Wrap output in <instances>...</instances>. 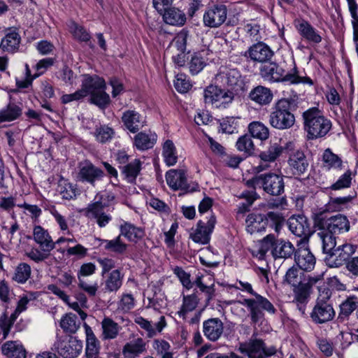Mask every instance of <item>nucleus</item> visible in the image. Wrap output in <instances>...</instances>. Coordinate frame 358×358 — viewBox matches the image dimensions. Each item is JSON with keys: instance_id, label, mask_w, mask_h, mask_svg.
<instances>
[{"instance_id": "obj_1", "label": "nucleus", "mask_w": 358, "mask_h": 358, "mask_svg": "<svg viewBox=\"0 0 358 358\" xmlns=\"http://www.w3.org/2000/svg\"><path fill=\"white\" fill-rule=\"evenodd\" d=\"M315 227L320 231L317 233L322 241V251L330 252L336 245V235L348 232L350 224L347 216L338 214L329 217L320 213L314 216Z\"/></svg>"}, {"instance_id": "obj_2", "label": "nucleus", "mask_w": 358, "mask_h": 358, "mask_svg": "<svg viewBox=\"0 0 358 358\" xmlns=\"http://www.w3.org/2000/svg\"><path fill=\"white\" fill-rule=\"evenodd\" d=\"M281 172L277 173L273 171H268L263 173H257L245 182V185L249 188H258L270 196L278 197V199L270 203L273 207L284 208L287 204L285 192V178Z\"/></svg>"}, {"instance_id": "obj_3", "label": "nucleus", "mask_w": 358, "mask_h": 358, "mask_svg": "<svg viewBox=\"0 0 358 358\" xmlns=\"http://www.w3.org/2000/svg\"><path fill=\"white\" fill-rule=\"evenodd\" d=\"M285 223L283 213L279 211L254 210L245 218V231L250 234L266 231L267 227L279 234Z\"/></svg>"}, {"instance_id": "obj_4", "label": "nucleus", "mask_w": 358, "mask_h": 358, "mask_svg": "<svg viewBox=\"0 0 358 358\" xmlns=\"http://www.w3.org/2000/svg\"><path fill=\"white\" fill-rule=\"evenodd\" d=\"M241 289L250 294L254 299H244L241 303L245 306L249 311L248 316L250 318L251 323L253 324H262L265 320L264 311L270 314H275L276 308L272 303L266 297L257 294L252 289V285L248 282H238Z\"/></svg>"}, {"instance_id": "obj_5", "label": "nucleus", "mask_w": 358, "mask_h": 358, "mask_svg": "<svg viewBox=\"0 0 358 358\" xmlns=\"http://www.w3.org/2000/svg\"><path fill=\"white\" fill-rule=\"evenodd\" d=\"M298 101L292 97L278 99L273 105L269 115V123L275 129L284 130L295 123L294 113L297 110Z\"/></svg>"}, {"instance_id": "obj_6", "label": "nucleus", "mask_w": 358, "mask_h": 358, "mask_svg": "<svg viewBox=\"0 0 358 358\" xmlns=\"http://www.w3.org/2000/svg\"><path fill=\"white\" fill-rule=\"evenodd\" d=\"M302 117L308 140L324 138L331 129V121L317 107H312L305 110Z\"/></svg>"}, {"instance_id": "obj_7", "label": "nucleus", "mask_w": 358, "mask_h": 358, "mask_svg": "<svg viewBox=\"0 0 358 358\" xmlns=\"http://www.w3.org/2000/svg\"><path fill=\"white\" fill-rule=\"evenodd\" d=\"M268 251L275 259H288L294 255L296 249L289 241L277 238L274 234H270L261 241L258 253L264 257Z\"/></svg>"}, {"instance_id": "obj_8", "label": "nucleus", "mask_w": 358, "mask_h": 358, "mask_svg": "<svg viewBox=\"0 0 358 358\" xmlns=\"http://www.w3.org/2000/svg\"><path fill=\"white\" fill-rule=\"evenodd\" d=\"M228 8L222 2L209 4L203 15V26L210 29L220 27L227 19Z\"/></svg>"}, {"instance_id": "obj_9", "label": "nucleus", "mask_w": 358, "mask_h": 358, "mask_svg": "<svg viewBox=\"0 0 358 358\" xmlns=\"http://www.w3.org/2000/svg\"><path fill=\"white\" fill-rule=\"evenodd\" d=\"M358 248V245L345 243L338 248H333L330 252L322 251L326 254L324 262L330 268H338L352 258Z\"/></svg>"}, {"instance_id": "obj_10", "label": "nucleus", "mask_w": 358, "mask_h": 358, "mask_svg": "<svg viewBox=\"0 0 358 358\" xmlns=\"http://www.w3.org/2000/svg\"><path fill=\"white\" fill-rule=\"evenodd\" d=\"M105 176L104 171L96 166L90 160L85 159L78 164L77 181L87 183L93 187Z\"/></svg>"}, {"instance_id": "obj_11", "label": "nucleus", "mask_w": 358, "mask_h": 358, "mask_svg": "<svg viewBox=\"0 0 358 358\" xmlns=\"http://www.w3.org/2000/svg\"><path fill=\"white\" fill-rule=\"evenodd\" d=\"M203 99L206 103L225 108L233 101L234 94L229 90H222L216 85H210L203 90Z\"/></svg>"}, {"instance_id": "obj_12", "label": "nucleus", "mask_w": 358, "mask_h": 358, "mask_svg": "<svg viewBox=\"0 0 358 358\" xmlns=\"http://www.w3.org/2000/svg\"><path fill=\"white\" fill-rule=\"evenodd\" d=\"M166 180L169 187L173 190H182L183 194L199 191L197 183L189 184L186 173L182 169H171L166 173Z\"/></svg>"}, {"instance_id": "obj_13", "label": "nucleus", "mask_w": 358, "mask_h": 358, "mask_svg": "<svg viewBox=\"0 0 358 358\" xmlns=\"http://www.w3.org/2000/svg\"><path fill=\"white\" fill-rule=\"evenodd\" d=\"M239 350L249 358H257L261 356L271 357L276 354V348L273 345L266 347L263 340L250 339L248 342L241 343Z\"/></svg>"}, {"instance_id": "obj_14", "label": "nucleus", "mask_w": 358, "mask_h": 358, "mask_svg": "<svg viewBox=\"0 0 358 358\" xmlns=\"http://www.w3.org/2000/svg\"><path fill=\"white\" fill-rule=\"evenodd\" d=\"M259 75L266 81L269 83H285V81H294V76L285 75V70L275 62L267 61L259 68Z\"/></svg>"}, {"instance_id": "obj_15", "label": "nucleus", "mask_w": 358, "mask_h": 358, "mask_svg": "<svg viewBox=\"0 0 358 358\" xmlns=\"http://www.w3.org/2000/svg\"><path fill=\"white\" fill-rule=\"evenodd\" d=\"M55 348L63 358H76L83 350V342L76 337L65 336L55 343Z\"/></svg>"}, {"instance_id": "obj_16", "label": "nucleus", "mask_w": 358, "mask_h": 358, "mask_svg": "<svg viewBox=\"0 0 358 358\" xmlns=\"http://www.w3.org/2000/svg\"><path fill=\"white\" fill-rule=\"evenodd\" d=\"M216 222V217L213 213L208 218L206 222L201 220H199L195 229H192V232L190 233L189 238L196 243L201 245L209 243Z\"/></svg>"}, {"instance_id": "obj_17", "label": "nucleus", "mask_w": 358, "mask_h": 358, "mask_svg": "<svg viewBox=\"0 0 358 358\" xmlns=\"http://www.w3.org/2000/svg\"><path fill=\"white\" fill-rule=\"evenodd\" d=\"M289 231L295 236L301 238L300 241H308L312 234L309 220L303 214L292 215L287 220Z\"/></svg>"}, {"instance_id": "obj_18", "label": "nucleus", "mask_w": 358, "mask_h": 358, "mask_svg": "<svg viewBox=\"0 0 358 358\" xmlns=\"http://www.w3.org/2000/svg\"><path fill=\"white\" fill-rule=\"evenodd\" d=\"M336 312L332 304L327 300L317 297L310 317L315 324H320L333 320Z\"/></svg>"}, {"instance_id": "obj_19", "label": "nucleus", "mask_w": 358, "mask_h": 358, "mask_svg": "<svg viewBox=\"0 0 358 358\" xmlns=\"http://www.w3.org/2000/svg\"><path fill=\"white\" fill-rule=\"evenodd\" d=\"M294 254V262L303 271H310L315 265L316 259L308 246V242L299 241Z\"/></svg>"}, {"instance_id": "obj_20", "label": "nucleus", "mask_w": 358, "mask_h": 358, "mask_svg": "<svg viewBox=\"0 0 358 358\" xmlns=\"http://www.w3.org/2000/svg\"><path fill=\"white\" fill-rule=\"evenodd\" d=\"M273 55V51L268 45L263 42L253 44L243 54L247 59L260 62L262 64L271 60Z\"/></svg>"}, {"instance_id": "obj_21", "label": "nucleus", "mask_w": 358, "mask_h": 358, "mask_svg": "<svg viewBox=\"0 0 358 358\" xmlns=\"http://www.w3.org/2000/svg\"><path fill=\"white\" fill-rule=\"evenodd\" d=\"M294 25L302 38L315 44L322 41V38L318 31L308 21L304 19H296L294 21Z\"/></svg>"}, {"instance_id": "obj_22", "label": "nucleus", "mask_w": 358, "mask_h": 358, "mask_svg": "<svg viewBox=\"0 0 358 358\" xmlns=\"http://www.w3.org/2000/svg\"><path fill=\"white\" fill-rule=\"evenodd\" d=\"M125 130L132 134L139 131L145 124V117L136 110H127L121 117Z\"/></svg>"}, {"instance_id": "obj_23", "label": "nucleus", "mask_w": 358, "mask_h": 358, "mask_svg": "<svg viewBox=\"0 0 358 358\" xmlns=\"http://www.w3.org/2000/svg\"><path fill=\"white\" fill-rule=\"evenodd\" d=\"M289 169L296 178L303 175L309 167V162L304 152L296 150L289 155L287 160Z\"/></svg>"}, {"instance_id": "obj_24", "label": "nucleus", "mask_w": 358, "mask_h": 358, "mask_svg": "<svg viewBox=\"0 0 358 358\" xmlns=\"http://www.w3.org/2000/svg\"><path fill=\"white\" fill-rule=\"evenodd\" d=\"M203 332L208 341L215 342L224 332V323L218 317L209 318L203 322Z\"/></svg>"}, {"instance_id": "obj_25", "label": "nucleus", "mask_w": 358, "mask_h": 358, "mask_svg": "<svg viewBox=\"0 0 358 358\" xmlns=\"http://www.w3.org/2000/svg\"><path fill=\"white\" fill-rule=\"evenodd\" d=\"M358 304V296L350 294L341 301L338 306L337 320L339 322L349 321L351 316L356 313Z\"/></svg>"}, {"instance_id": "obj_26", "label": "nucleus", "mask_w": 358, "mask_h": 358, "mask_svg": "<svg viewBox=\"0 0 358 358\" xmlns=\"http://www.w3.org/2000/svg\"><path fill=\"white\" fill-rule=\"evenodd\" d=\"M133 139V145L141 151L152 148L157 143V135L150 130L138 131Z\"/></svg>"}, {"instance_id": "obj_27", "label": "nucleus", "mask_w": 358, "mask_h": 358, "mask_svg": "<svg viewBox=\"0 0 358 358\" xmlns=\"http://www.w3.org/2000/svg\"><path fill=\"white\" fill-rule=\"evenodd\" d=\"M100 203H90L85 208V215L96 220L98 226L101 228L106 227L112 220V217L104 213Z\"/></svg>"}, {"instance_id": "obj_28", "label": "nucleus", "mask_w": 358, "mask_h": 358, "mask_svg": "<svg viewBox=\"0 0 358 358\" xmlns=\"http://www.w3.org/2000/svg\"><path fill=\"white\" fill-rule=\"evenodd\" d=\"M105 280L101 283L103 286L102 291L106 292H117L122 285L124 274L120 269H114L106 275H104Z\"/></svg>"}, {"instance_id": "obj_29", "label": "nucleus", "mask_w": 358, "mask_h": 358, "mask_svg": "<svg viewBox=\"0 0 358 358\" xmlns=\"http://www.w3.org/2000/svg\"><path fill=\"white\" fill-rule=\"evenodd\" d=\"M85 79L82 82L81 88L85 92V96L92 94L99 90H106V84L103 78L97 75H84Z\"/></svg>"}, {"instance_id": "obj_30", "label": "nucleus", "mask_w": 358, "mask_h": 358, "mask_svg": "<svg viewBox=\"0 0 358 358\" xmlns=\"http://www.w3.org/2000/svg\"><path fill=\"white\" fill-rule=\"evenodd\" d=\"M33 239L40 248H46V252H51L56 245V243H54L48 230L41 225H35L34 227Z\"/></svg>"}, {"instance_id": "obj_31", "label": "nucleus", "mask_w": 358, "mask_h": 358, "mask_svg": "<svg viewBox=\"0 0 358 358\" xmlns=\"http://www.w3.org/2000/svg\"><path fill=\"white\" fill-rule=\"evenodd\" d=\"M86 334L85 356L87 358H99L100 343L92 329L86 323L84 324Z\"/></svg>"}, {"instance_id": "obj_32", "label": "nucleus", "mask_w": 358, "mask_h": 358, "mask_svg": "<svg viewBox=\"0 0 358 358\" xmlns=\"http://www.w3.org/2000/svg\"><path fill=\"white\" fill-rule=\"evenodd\" d=\"M120 236H124L129 241L137 243L145 236L143 228L135 226L129 222L124 221L120 226Z\"/></svg>"}, {"instance_id": "obj_33", "label": "nucleus", "mask_w": 358, "mask_h": 358, "mask_svg": "<svg viewBox=\"0 0 358 358\" xmlns=\"http://www.w3.org/2000/svg\"><path fill=\"white\" fill-rule=\"evenodd\" d=\"M161 15L165 23L173 26L181 27L187 20L185 13L176 7L169 6Z\"/></svg>"}, {"instance_id": "obj_34", "label": "nucleus", "mask_w": 358, "mask_h": 358, "mask_svg": "<svg viewBox=\"0 0 358 358\" xmlns=\"http://www.w3.org/2000/svg\"><path fill=\"white\" fill-rule=\"evenodd\" d=\"M146 351V343L142 338H137L127 342L122 348L125 358H136Z\"/></svg>"}, {"instance_id": "obj_35", "label": "nucleus", "mask_w": 358, "mask_h": 358, "mask_svg": "<svg viewBox=\"0 0 358 358\" xmlns=\"http://www.w3.org/2000/svg\"><path fill=\"white\" fill-rule=\"evenodd\" d=\"M322 167L327 170L341 171L343 169V162L341 157L334 153L330 148L324 150L322 156Z\"/></svg>"}, {"instance_id": "obj_36", "label": "nucleus", "mask_w": 358, "mask_h": 358, "mask_svg": "<svg viewBox=\"0 0 358 358\" xmlns=\"http://www.w3.org/2000/svg\"><path fill=\"white\" fill-rule=\"evenodd\" d=\"M22 115L21 104L10 101L0 110V122H12L17 120Z\"/></svg>"}, {"instance_id": "obj_37", "label": "nucleus", "mask_w": 358, "mask_h": 358, "mask_svg": "<svg viewBox=\"0 0 358 358\" xmlns=\"http://www.w3.org/2000/svg\"><path fill=\"white\" fill-rule=\"evenodd\" d=\"M122 173L125 180L131 184H135L136 178L140 174L142 169V162L139 159H135L134 161L127 163L123 166H120Z\"/></svg>"}, {"instance_id": "obj_38", "label": "nucleus", "mask_w": 358, "mask_h": 358, "mask_svg": "<svg viewBox=\"0 0 358 358\" xmlns=\"http://www.w3.org/2000/svg\"><path fill=\"white\" fill-rule=\"evenodd\" d=\"M249 97L260 105H266L271 101L273 94L269 88L259 85L251 90Z\"/></svg>"}, {"instance_id": "obj_39", "label": "nucleus", "mask_w": 358, "mask_h": 358, "mask_svg": "<svg viewBox=\"0 0 358 358\" xmlns=\"http://www.w3.org/2000/svg\"><path fill=\"white\" fill-rule=\"evenodd\" d=\"M2 353L8 358H26V350L17 341H7L1 347Z\"/></svg>"}, {"instance_id": "obj_40", "label": "nucleus", "mask_w": 358, "mask_h": 358, "mask_svg": "<svg viewBox=\"0 0 358 358\" xmlns=\"http://www.w3.org/2000/svg\"><path fill=\"white\" fill-rule=\"evenodd\" d=\"M121 236H120V234L119 236L112 240L96 238L95 241L100 242L101 244L105 243V250L114 252L117 255H122L126 252L128 245L122 241Z\"/></svg>"}, {"instance_id": "obj_41", "label": "nucleus", "mask_w": 358, "mask_h": 358, "mask_svg": "<svg viewBox=\"0 0 358 358\" xmlns=\"http://www.w3.org/2000/svg\"><path fill=\"white\" fill-rule=\"evenodd\" d=\"M356 194L354 196L348 195L342 197L330 196L329 201L326 205L327 210L331 212L342 211L350 206Z\"/></svg>"}, {"instance_id": "obj_42", "label": "nucleus", "mask_w": 358, "mask_h": 358, "mask_svg": "<svg viewBox=\"0 0 358 358\" xmlns=\"http://www.w3.org/2000/svg\"><path fill=\"white\" fill-rule=\"evenodd\" d=\"M21 38L16 31L8 33L4 38H2L0 43V48L8 52H16L20 46Z\"/></svg>"}, {"instance_id": "obj_43", "label": "nucleus", "mask_w": 358, "mask_h": 358, "mask_svg": "<svg viewBox=\"0 0 358 358\" xmlns=\"http://www.w3.org/2000/svg\"><path fill=\"white\" fill-rule=\"evenodd\" d=\"M101 324L102 328V336L105 340L115 338L121 329V327L113 319L108 317H105Z\"/></svg>"}, {"instance_id": "obj_44", "label": "nucleus", "mask_w": 358, "mask_h": 358, "mask_svg": "<svg viewBox=\"0 0 358 358\" xmlns=\"http://www.w3.org/2000/svg\"><path fill=\"white\" fill-rule=\"evenodd\" d=\"M80 322L78 321L77 316L73 313H67L63 316L60 321V327L63 331L69 334H74L80 327Z\"/></svg>"}, {"instance_id": "obj_45", "label": "nucleus", "mask_w": 358, "mask_h": 358, "mask_svg": "<svg viewBox=\"0 0 358 358\" xmlns=\"http://www.w3.org/2000/svg\"><path fill=\"white\" fill-rule=\"evenodd\" d=\"M162 156L169 166L175 165L178 161L176 148L171 140H166L163 145Z\"/></svg>"}, {"instance_id": "obj_46", "label": "nucleus", "mask_w": 358, "mask_h": 358, "mask_svg": "<svg viewBox=\"0 0 358 358\" xmlns=\"http://www.w3.org/2000/svg\"><path fill=\"white\" fill-rule=\"evenodd\" d=\"M196 292H197L194 290L192 294L183 296L182 305L178 313L180 317H185L188 312L194 310L197 307L199 299L196 295Z\"/></svg>"}, {"instance_id": "obj_47", "label": "nucleus", "mask_w": 358, "mask_h": 358, "mask_svg": "<svg viewBox=\"0 0 358 358\" xmlns=\"http://www.w3.org/2000/svg\"><path fill=\"white\" fill-rule=\"evenodd\" d=\"M31 266L27 263H20L15 268L12 280L19 284L25 283L31 276Z\"/></svg>"}, {"instance_id": "obj_48", "label": "nucleus", "mask_w": 358, "mask_h": 358, "mask_svg": "<svg viewBox=\"0 0 358 358\" xmlns=\"http://www.w3.org/2000/svg\"><path fill=\"white\" fill-rule=\"evenodd\" d=\"M286 150V148L277 143H273L268 147L267 150L263 151L259 154V158L264 162H274Z\"/></svg>"}, {"instance_id": "obj_49", "label": "nucleus", "mask_w": 358, "mask_h": 358, "mask_svg": "<svg viewBox=\"0 0 358 358\" xmlns=\"http://www.w3.org/2000/svg\"><path fill=\"white\" fill-rule=\"evenodd\" d=\"M248 130L252 137L261 141L266 140L269 136V131L263 123L260 122H252L248 126Z\"/></svg>"}, {"instance_id": "obj_50", "label": "nucleus", "mask_w": 358, "mask_h": 358, "mask_svg": "<svg viewBox=\"0 0 358 358\" xmlns=\"http://www.w3.org/2000/svg\"><path fill=\"white\" fill-rule=\"evenodd\" d=\"M352 171L348 169L334 183L327 187V189L337 191L349 188L352 185Z\"/></svg>"}, {"instance_id": "obj_51", "label": "nucleus", "mask_w": 358, "mask_h": 358, "mask_svg": "<svg viewBox=\"0 0 358 358\" xmlns=\"http://www.w3.org/2000/svg\"><path fill=\"white\" fill-rule=\"evenodd\" d=\"M310 284L301 282L294 287V299L300 303H306L310 294Z\"/></svg>"}, {"instance_id": "obj_52", "label": "nucleus", "mask_w": 358, "mask_h": 358, "mask_svg": "<svg viewBox=\"0 0 358 358\" xmlns=\"http://www.w3.org/2000/svg\"><path fill=\"white\" fill-rule=\"evenodd\" d=\"M188 65L192 75H196L206 65V61L201 52H194L191 56V59Z\"/></svg>"}, {"instance_id": "obj_53", "label": "nucleus", "mask_w": 358, "mask_h": 358, "mask_svg": "<svg viewBox=\"0 0 358 358\" xmlns=\"http://www.w3.org/2000/svg\"><path fill=\"white\" fill-rule=\"evenodd\" d=\"M90 95V103L98 106L101 109L106 108L110 102V96L106 92V90H99Z\"/></svg>"}, {"instance_id": "obj_54", "label": "nucleus", "mask_w": 358, "mask_h": 358, "mask_svg": "<svg viewBox=\"0 0 358 358\" xmlns=\"http://www.w3.org/2000/svg\"><path fill=\"white\" fill-rule=\"evenodd\" d=\"M115 134L113 129L108 125H100L96 127L94 133L96 140L101 143H105L110 141Z\"/></svg>"}, {"instance_id": "obj_55", "label": "nucleus", "mask_w": 358, "mask_h": 358, "mask_svg": "<svg viewBox=\"0 0 358 358\" xmlns=\"http://www.w3.org/2000/svg\"><path fill=\"white\" fill-rule=\"evenodd\" d=\"M72 29V33L76 39L80 42L88 43V45L90 48H94V44L90 41L91 35L84 27L76 23H73Z\"/></svg>"}, {"instance_id": "obj_56", "label": "nucleus", "mask_w": 358, "mask_h": 358, "mask_svg": "<svg viewBox=\"0 0 358 358\" xmlns=\"http://www.w3.org/2000/svg\"><path fill=\"white\" fill-rule=\"evenodd\" d=\"M236 148L241 152L250 155L254 153L255 145L252 140V136L249 134H245L240 136L236 144Z\"/></svg>"}, {"instance_id": "obj_57", "label": "nucleus", "mask_w": 358, "mask_h": 358, "mask_svg": "<svg viewBox=\"0 0 358 358\" xmlns=\"http://www.w3.org/2000/svg\"><path fill=\"white\" fill-rule=\"evenodd\" d=\"M115 194L112 191L105 189L98 192L95 196L96 201L94 203H100L103 208H109L115 202Z\"/></svg>"}, {"instance_id": "obj_58", "label": "nucleus", "mask_w": 358, "mask_h": 358, "mask_svg": "<svg viewBox=\"0 0 358 358\" xmlns=\"http://www.w3.org/2000/svg\"><path fill=\"white\" fill-rule=\"evenodd\" d=\"M225 83L232 90H238L241 87L243 80L241 73L234 69L229 70L225 76Z\"/></svg>"}, {"instance_id": "obj_59", "label": "nucleus", "mask_w": 358, "mask_h": 358, "mask_svg": "<svg viewBox=\"0 0 358 358\" xmlns=\"http://www.w3.org/2000/svg\"><path fill=\"white\" fill-rule=\"evenodd\" d=\"M192 283L193 285H195L201 292L205 294L206 297V301L207 304H208L215 296V289L214 284L210 285H205L203 282L202 276H197Z\"/></svg>"}, {"instance_id": "obj_60", "label": "nucleus", "mask_w": 358, "mask_h": 358, "mask_svg": "<svg viewBox=\"0 0 358 358\" xmlns=\"http://www.w3.org/2000/svg\"><path fill=\"white\" fill-rule=\"evenodd\" d=\"M349 11L352 18L353 39L355 43L356 52L358 56V4L356 3L348 5Z\"/></svg>"}, {"instance_id": "obj_61", "label": "nucleus", "mask_w": 358, "mask_h": 358, "mask_svg": "<svg viewBox=\"0 0 358 358\" xmlns=\"http://www.w3.org/2000/svg\"><path fill=\"white\" fill-rule=\"evenodd\" d=\"M59 192L64 199L71 200L76 199L77 193L75 185L66 180L59 185Z\"/></svg>"}, {"instance_id": "obj_62", "label": "nucleus", "mask_w": 358, "mask_h": 358, "mask_svg": "<svg viewBox=\"0 0 358 358\" xmlns=\"http://www.w3.org/2000/svg\"><path fill=\"white\" fill-rule=\"evenodd\" d=\"M300 270V268H297L294 266L289 268L285 275L284 281L293 287L301 283L302 282L301 275L303 273L301 272Z\"/></svg>"}, {"instance_id": "obj_63", "label": "nucleus", "mask_w": 358, "mask_h": 358, "mask_svg": "<svg viewBox=\"0 0 358 358\" xmlns=\"http://www.w3.org/2000/svg\"><path fill=\"white\" fill-rule=\"evenodd\" d=\"M50 255V252H46L45 248H40V249L33 248L30 251L25 253L28 258L36 263L43 262L49 257Z\"/></svg>"}, {"instance_id": "obj_64", "label": "nucleus", "mask_w": 358, "mask_h": 358, "mask_svg": "<svg viewBox=\"0 0 358 358\" xmlns=\"http://www.w3.org/2000/svg\"><path fill=\"white\" fill-rule=\"evenodd\" d=\"M173 273L178 277L182 286L187 289L193 287V283L190 280V274L187 273L182 267L175 266L173 268Z\"/></svg>"}]
</instances>
